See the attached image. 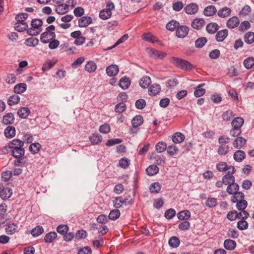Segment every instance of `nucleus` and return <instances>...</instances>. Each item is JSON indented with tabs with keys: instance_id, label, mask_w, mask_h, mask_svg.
<instances>
[{
	"instance_id": "obj_1",
	"label": "nucleus",
	"mask_w": 254,
	"mask_h": 254,
	"mask_svg": "<svg viewBox=\"0 0 254 254\" xmlns=\"http://www.w3.org/2000/svg\"><path fill=\"white\" fill-rule=\"evenodd\" d=\"M55 27L51 25L46 28V31L43 32L40 36V40L43 43L47 44L56 37V34L54 32Z\"/></svg>"
},
{
	"instance_id": "obj_2",
	"label": "nucleus",
	"mask_w": 254,
	"mask_h": 254,
	"mask_svg": "<svg viewBox=\"0 0 254 254\" xmlns=\"http://www.w3.org/2000/svg\"><path fill=\"white\" fill-rule=\"evenodd\" d=\"M43 22L40 19H35L31 21V27L27 29V33L30 35L35 36L39 34L42 31Z\"/></svg>"
},
{
	"instance_id": "obj_3",
	"label": "nucleus",
	"mask_w": 254,
	"mask_h": 254,
	"mask_svg": "<svg viewBox=\"0 0 254 254\" xmlns=\"http://www.w3.org/2000/svg\"><path fill=\"white\" fill-rule=\"evenodd\" d=\"M11 152L13 156L16 159L14 162L15 166H18L21 164L25 163V161L23 160L25 150L23 147L12 149Z\"/></svg>"
},
{
	"instance_id": "obj_4",
	"label": "nucleus",
	"mask_w": 254,
	"mask_h": 254,
	"mask_svg": "<svg viewBox=\"0 0 254 254\" xmlns=\"http://www.w3.org/2000/svg\"><path fill=\"white\" fill-rule=\"evenodd\" d=\"M115 5L112 1H108L106 8L101 10L99 13V17L103 20L110 18L112 15V11L115 9Z\"/></svg>"
},
{
	"instance_id": "obj_5",
	"label": "nucleus",
	"mask_w": 254,
	"mask_h": 254,
	"mask_svg": "<svg viewBox=\"0 0 254 254\" xmlns=\"http://www.w3.org/2000/svg\"><path fill=\"white\" fill-rule=\"evenodd\" d=\"M229 172H227L222 178V181H223L224 184L228 186L229 184H231L235 182V177L233 175L235 172V168L232 166H229Z\"/></svg>"
},
{
	"instance_id": "obj_6",
	"label": "nucleus",
	"mask_w": 254,
	"mask_h": 254,
	"mask_svg": "<svg viewBox=\"0 0 254 254\" xmlns=\"http://www.w3.org/2000/svg\"><path fill=\"white\" fill-rule=\"evenodd\" d=\"M73 16L72 15H66L61 18V21L63 23L60 24V26L64 29H66L71 26L69 22L73 19Z\"/></svg>"
},
{
	"instance_id": "obj_7",
	"label": "nucleus",
	"mask_w": 254,
	"mask_h": 254,
	"mask_svg": "<svg viewBox=\"0 0 254 254\" xmlns=\"http://www.w3.org/2000/svg\"><path fill=\"white\" fill-rule=\"evenodd\" d=\"M198 10V6L195 3H191L187 5L184 8V10L188 14H194Z\"/></svg>"
},
{
	"instance_id": "obj_8",
	"label": "nucleus",
	"mask_w": 254,
	"mask_h": 254,
	"mask_svg": "<svg viewBox=\"0 0 254 254\" xmlns=\"http://www.w3.org/2000/svg\"><path fill=\"white\" fill-rule=\"evenodd\" d=\"M92 22V19L90 16H82L78 20V26L80 27H86Z\"/></svg>"
},
{
	"instance_id": "obj_9",
	"label": "nucleus",
	"mask_w": 254,
	"mask_h": 254,
	"mask_svg": "<svg viewBox=\"0 0 254 254\" xmlns=\"http://www.w3.org/2000/svg\"><path fill=\"white\" fill-rule=\"evenodd\" d=\"M161 86L158 84H153L148 88V94L151 96H154L159 93L161 91Z\"/></svg>"
},
{
	"instance_id": "obj_10",
	"label": "nucleus",
	"mask_w": 254,
	"mask_h": 254,
	"mask_svg": "<svg viewBox=\"0 0 254 254\" xmlns=\"http://www.w3.org/2000/svg\"><path fill=\"white\" fill-rule=\"evenodd\" d=\"M176 31V35L179 38H184L188 34L189 29L186 26L178 27Z\"/></svg>"
},
{
	"instance_id": "obj_11",
	"label": "nucleus",
	"mask_w": 254,
	"mask_h": 254,
	"mask_svg": "<svg viewBox=\"0 0 254 254\" xmlns=\"http://www.w3.org/2000/svg\"><path fill=\"white\" fill-rule=\"evenodd\" d=\"M106 73L110 76L116 75L119 71V68L116 64H112L106 68Z\"/></svg>"
},
{
	"instance_id": "obj_12",
	"label": "nucleus",
	"mask_w": 254,
	"mask_h": 254,
	"mask_svg": "<svg viewBox=\"0 0 254 254\" xmlns=\"http://www.w3.org/2000/svg\"><path fill=\"white\" fill-rule=\"evenodd\" d=\"M205 24V21L202 18H196L191 22V26L195 29H200Z\"/></svg>"
},
{
	"instance_id": "obj_13",
	"label": "nucleus",
	"mask_w": 254,
	"mask_h": 254,
	"mask_svg": "<svg viewBox=\"0 0 254 254\" xmlns=\"http://www.w3.org/2000/svg\"><path fill=\"white\" fill-rule=\"evenodd\" d=\"M240 21L236 16L230 18L227 22V26L230 29H233L238 26Z\"/></svg>"
},
{
	"instance_id": "obj_14",
	"label": "nucleus",
	"mask_w": 254,
	"mask_h": 254,
	"mask_svg": "<svg viewBox=\"0 0 254 254\" xmlns=\"http://www.w3.org/2000/svg\"><path fill=\"white\" fill-rule=\"evenodd\" d=\"M14 122V117L12 113L5 114L2 119V123L5 125L12 124Z\"/></svg>"
},
{
	"instance_id": "obj_15",
	"label": "nucleus",
	"mask_w": 254,
	"mask_h": 254,
	"mask_svg": "<svg viewBox=\"0 0 254 254\" xmlns=\"http://www.w3.org/2000/svg\"><path fill=\"white\" fill-rule=\"evenodd\" d=\"M18 226L15 223H8L6 225L5 231L8 235H12L17 231Z\"/></svg>"
},
{
	"instance_id": "obj_16",
	"label": "nucleus",
	"mask_w": 254,
	"mask_h": 254,
	"mask_svg": "<svg viewBox=\"0 0 254 254\" xmlns=\"http://www.w3.org/2000/svg\"><path fill=\"white\" fill-rule=\"evenodd\" d=\"M23 145L24 142L22 141L17 139H14L12 140L8 144L9 147L11 149L22 147L23 146Z\"/></svg>"
},
{
	"instance_id": "obj_17",
	"label": "nucleus",
	"mask_w": 254,
	"mask_h": 254,
	"mask_svg": "<svg viewBox=\"0 0 254 254\" xmlns=\"http://www.w3.org/2000/svg\"><path fill=\"white\" fill-rule=\"evenodd\" d=\"M151 83V79L148 76L142 77L139 81V85L143 88H146Z\"/></svg>"
},
{
	"instance_id": "obj_18",
	"label": "nucleus",
	"mask_w": 254,
	"mask_h": 254,
	"mask_svg": "<svg viewBox=\"0 0 254 254\" xmlns=\"http://www.w3.org/2000/svg\"><path fill=\"white\" fill-rule=\"evenodd\" d=\"M119 85L121 88L125 90L127 89L130 86V81L129 78L125 76L120 79Z\"/></svg>"
},
{
	"instance_id": "obj_19",
	"label": "nucleus",
	"mask_w": 254,
	"mask_h": 254,
	"mask_svg": "<svg viewBox=\"0 0 254 254\" xmlns=\"http://www.w3.org/2000/svg\"><path fill=\"white\" fill-rule=\"evenodd\" d=\"M12 193V190L9 188H3L2 190L0 191V196L3 199L9 198L11 196Z\"/></svg>"
},
{
	"instance_id": "obj_20",
	"label": "nucleus",
	"mask_w": 254,
	"mask_h": 254,
	"mask_svg": "<svg viewBox=\"0 0 254 254\" xmlns=\"http://www.w3.org/2000/svg\"><path fill=\"white\" fill-rule=\"evenodd\" d=\"M236 243L235 241L231 239L225 240L224 242V247L228 250H233L236 247Z\"/></svg>"
},
{
	"instance_id": "obj_21",
	"label": "nucleus",
	"mask_w": 254,
	"mask_h": 254,
	"mask_svg": "<svg viewBox=\"0 0 254 254\" xmlns=\"http://www.w3.org/2000/svg\"><path fill=\"white\" fill-rule=\"evenodd\" d=\"M149 53L158 59H163L167 56V54L166 53L155 50L153 49H150L149 50Z\"/></svg>"
},
{
	"instance_id": "obj_22",
	"label": "nucleus",
	"mask_w": 254,
	"mask_h": 254,
	"mask_svg": "<svg viewBox=\"0 0 254 254\" xmlns=\"http://www.w3.org/2000/svg\"><path fill=\"white\" fill-rule=\"evenodd\" d=\"M159 168L155 165H151L146 169V173L149 176H154L159 172Z\"/></svg>"
},
{
	"instance_id": "obj_23",
	"label": "nucleus",
	"mask_w": 254,
	"mask_h": 254,
	"mask_svg": "<svg viewBox=\"0 0 254 254\" xmlns=\"http://www.w3.org/2000/svg\"><path fill=\"white\" fill-rule=\"evenodd\" d=\"M217 11L216 7L214 5H209L205 7L203 11L204 14L206 16H212Z\"/></svg>"
},
{
	"instance_id": "obj_24",
	"label": "nucleus",
	"mask_w": 254,
	"mask_h": 254,
	"mask_svg": "<svg viewBox=\"0 0 254 254\" xmlns=\"http://www.w3.org/2000/svg\"><path fill=\"white\" fill-rule=\"evenodd\" d=\"M27 89V85L24 83L17 84L14 87V92L17 94L24 93Z\"/></svg>"
},
{
	"instance_id": "obj_25",
	"label": "nucleus",
	"mask_w": 254,
	"mask_h": 254,
	"mask_svg": "<svg viewBox=\"0 0 254 254\" xmlns=\"http://www.w3.org/2000/svg\"><path fill=\"white\" fill-rule=\"evenodd\" d=\"M246 143V140L242 137L236 138L233 142V145L236 148L242 147Z\"/></svg>"
},
{
	"instance_id": "obj_26",
	"label": "nucleus",
	"mask_w": 254,
	"mask_h": 254,
	"mask_svg": "<svg viewBox=\"0 0 254 254\" xmlns=\"http://www.w3.org/2000/svg\"><path fill=\"white\" fill-rule=\"evenodd\" d=\"M4 133L7 138H12L15 135V129L12 126H8L5 129Z\"/></svg>"
},
{
	"instance_id": "obj_27",
	"label": "nucleus",
	"mask_w": 254,
	"mask_h": 254,
	"mask_svg": "<svg viewBox=\"0 0 254 254\" xmlns=\"http://www.w3.org/2000/svg\"><path fill=\"white\" fill-rule=\"evenodd\" d=\"M185 138V135L181 132H176L172 136V141L175 143H179L183 142Z\"/></svg>"
},
{
	"instance_id": "obj_28",
	"label": "nucleus",
	"mask_w": 254,
	"mask_h": 254,
	"mask_svg": "<svg viewBox=\"0 0 254 254\" xmlns=\"http://www.w3.org/2000/svg\"><path fill=\"white\" fill-rule=\"evenodd\" d=\"M97 69L96 64L93 61H89L85 65V69L89 73L94 72Z\"/></svg>"
},
{
	"instance_id": "obj_29",
	"label": "nucleus",
	"mask_w": 254,
	"mask_h": 254,
	"mask_svg": "<svg viewBox=\"0 0 254 254\" xmlns=\"http://www.w3.org/2000/svg\"><path fill=\"white\" fill-rule=\"evenodd\" d=\"M68 10V5L67 4L61 3L57 5L56 8V11L60 14H63Z\"/></svg>"
},
{
	"instance_id": "obj_30",
	"label": "nucleus",
	"mask_w": 254,
	"mask_h": 254,
	"mask_svg": "<svg viewBox=\"0 0 254 254\" xmlns=\"http://www.w3.org/2000/svg\"><path fill=\"white\" fill-rule=\"evenodd\" d=\"M228 35V31L224 29L219 31L216 35V39L218 42H222Z\"/></svg>"
},
{
	"instance_id": "obj_31",
	"label": "nucleus",
	"mask_w": 254,
	"mask_h": 254,
	"mask_svg": "<svg viewBox=\"0 0 254 254\" xmlns=\"http://www.w3.org/2000/svg\"><path fill=\"white\" fill-rule=\"evenodd\" d=\"M244 121L241 117L235 118L232 122V126L233 127L241 128L243 125Z\"/></svg>"
},
{
	"instance_id": "obj_32",
	"label": "nucleus",
	"mask_w": 254,
	"mask_h": 254,
	"mask_svg": "<svg viewBox=\"0 0 254 254\" xmlns=\"http://www.w3.org/2000/svg\"><path fill=\"white\" fill-rule=\"evenodd\" d=\"M143 123V119L141 116H136L131 121V124L133 127H139Z\"/></svg>"
},
{
	"instance_id": "obj_33",
	"label": "nucleus",
	"mask_w": 254,
	"mask_h": 254,
	"mask_svg": "<svg viewBox=\"0 0 254 254\" xmlns=\"http://www.w3.org/2000/svg\"><path fill=\"white\" fill-rule=\"evenodd\" d=\"M231 11V10L230 8L224 7L218 11L217 14L219 17L224 18L229 16L230 14Z\"/></svg>"
},
{
	"instance_id": "obj_34",
	"label": "nucleus",
	"mask_w": 254,
	"mask_h": 254,
	"mask_svg": "<svg viewBox=\"0 0 254 254\" xmlns=\"http://www.w3.org/2000/svg\"><path fill=\"white\" fill-rule=\"evenodd\" d=\"M218 29V25L216 23H210L206 27V30L210 34L215 33Z\"/></svg>"
},
{
	"instance_id": "obj_35",
	"label": "nucleus",
	"mask_w": 254,
	"mask_h": 254,
	"mask_svg": "<svg viewBox=\"0 0 254 254\" xmlns=\"http://www.w3.org/2000/svg\"><path fill=\"white\" fill-rule=\"evenodd\" d=\"M30 113L29 109L27 107L21 108L17 111V114L22 119H26Z\"/></svg>"
},
{
	"instance_id": "obj_36",
	"label": "nucleus",
	"mask_w": 254,
	"mask_h": 254,
	"mask_svg": "<svg viewBox=\"0 0 254 254\" xmlns=\"http://www.w3.org/2000/svg\"><path fill=\"white\" fill-rule=\"evenodd\" d=\"M14 28L19 32H22L28 28V24L26 22H16L15 24Z\"/></svg>"
},
{
	"instance_id": "obj_37",
	"label": "nucleus",
	"mask_w": 254,
	"mask_h": 254,
	"mask_svg": "<svg viewBox=\"0 0 254 254\" xmlns=\"http://www.w3.org/2000/svg\"><path fill=\"white\" fill-rule=\"evenodd\" d=\"M239 185L234 182L231 184H229L227 188V192L229 194H232L239 190Z\"/></svg>"
},
{
	"instance_id": "obj_38",
	"label": "nucleus",
	"mask_w": 254,
	"mask_h": 254,
	"mask_svg": "<svg viewBox=\"0 0 254 254\" xmlns=\"http://www.w3.org/2000/svg\"><path fill=\"white\" fill-rule=\"evenodd\" d=\"M89 140L93 144H97L102 141V136L99 134H93L89 137Z\"/></svg>"
},
{
	"instance_id": "obj_39",
	"label": "nucleus",
	"mask_w": 254,
	"mask_h": 254,
	"mask_svg": "<svg viewBox=\"0 0 254 254\" xmlns=\"http://www.w3.org/2000/svg\"><path fill=\"white\" fill-rule=\"evenodd\" d=\"M177 216L179 219L186 220L190 217V212L189 210L182 211L178 213Z\"/></svg>"
},
{
	"instance_id": "obj_40",
	"label": "nucleus",
	"mask_w": 254,
	"mask_h": 254,
	"mask_svg": "<svg viewBox=\"0 0 254 254\" xmlns=\"http://www.w3.org/2000/svg\"><path fill=\"white\" fill-rule=\"evenodd\" d=\"M126 199H124L121 196L117 197L113 201V203L114 204V206L116 208H120L123 204L126 202Z\"/></svg>"
},
{
	"instance_id": "obj_41",
	"label": "nucleus",
	"mask_w": 254,
	"mask_h": 254,
	"mask_svg": "<svg viewBox=\"0 0 254 254\" xmlns=\"http://www.w3.org/2000/svg\"><path fill=\"white\" fill-rule=\"evenodd\" d=\"M234 195L232 197L231 201L233 203H236L238 201L244 200V194L241 192H238L233 193Z\"/></svg>"
},
{
	"instance_id": "obj_42",
	"label": "nucleus",
	"mask_w": 254,
	"mask_h": 254,
	"mask_svg": "<svg viewBox=\"0 0 254 254\" xmlns=\"http://www.w3.org/2000/svg\"><path fill=\"white\" fill-rule=\"evenodd\" d=\"M245 153L242 150H238L234 154V159L238 162L242 161L245 159Z\"/></svg>"
},
{
	"instance_id": "obj_43",
	"label": "nucleus",
	"mask_w": 254,
	"mask_h": 254,
	"mask_svg": "<svg viewBox=\"0 0 254 254\" xmlns=\"http://www.w3.org/2000/svg\"><path fill=\"white\" fill-rule=\"evenodd\" d=\"M19 101V96L17 95H13L9 97L7 100V104L9 106H12L17 104Z\"/></svg>"
},
{
	"instance_id": "obj_44",
	"label": "nucleus",
	"mask_w": 254,
	"mask_h": 254,
	"mask_svg": "<svg viewBox=\"0 0 254 254\" xmlns=\"http://www.w3.org/2000/svg\"><path fill=\"white\" fill-rule=\"evenodd\" d=\"M161 188V184L158 182H155L150 185L149 190L152 193H158Z\"/></svg>"
},
{
	"instance_id": "obj_45",
	"label": "nucleus",
	"mask_w": 254,
	"mask_h": 254,
	"mask_svg": "<svg viewBox=\"0 0 254 254\" xmlns=\"http://www.w3.org/2000/svg\"><path fill=\"white\" fill-rule=\"evenodd\" d=\"M244 65L247 69H250L254 65V58L249 57L244 61Z\"/></svg>"
},
{
	"instance_id": "obj_46",
	"label": "nucleus",
	"mask_w": 254,
	"mask_h": 254,
	"mask_svg": "<svg viewBox=\"0 0 254 254\" xmlns=\"http://www.w3.org/2000/svg\"><path fill=\"white\" fill-rule=\"evenodd\" d=\"M57 235L56 232H50L47 234L45 237L44 240L46 243H52L56 239Z\"/></svg>"
},
{
	"instance_id": "obj_47",
	"label": "nucleus",
	"mask_w": 254,
	"mask_h": 254,
	"mask_svg": "<svg viewBox=\"0 0 254 254\" xmlns=\"http://www.w3.org/2000/svg\"><path fill=\"white\" fill-rule=\"evenodd\" d=\"M244 41L249 44L253 43L254 42V33L252 32L247 33L244 36Z\"/></svg>"
},
{
	"instance_id": "obj_48",
	"label": "nucleus",
	"mask_w": 254,
	"mask_h": 254,
	"mask_svg": "<svg viewBox=\"0 0 254 254\" xmlns=\"http://www.w3.org/2000/svg\"><path fill=\"white\" fill-rule=\"evenodd\" d=\"M41 146L39 143H32L29 146V150L33 154L37 153L40 150Z\"/></svg>"
},
{
	"instance_id": "obj_49",
	"label": "nucleus",
	"mask_w": 254,
	"mask_h": 254,
	"mask_svg": "<svg viewBox=\"0 0 254 254\" xmlns=\"http://www.w3.org/2000/svg\"><path fill=\"white\" fill-rule=\"evenodd\" d=\"M130 165V160L126 157L121 158L119 162L118 166L122 168H127Z\"/></svg>"
},
{
	"instance_id": "obj_50",
	"label": "nucleus",
	"mask_w": 254,
	"mask_h": 254,
	"mask_svg": "<svg viewBox=\"0 0 254 254\" xmlns=\"http://www.w3.org/2000/svg\"><path fill=\"white\" fill-rule=\"evenodd\" d=\"M229 150V147L227 145H220L217 152L218 153L222 156L225 155L227 154Z\"/></svg>"
},
{
	"instance_id": "obj_51",
	"label": "nucleus",
	"mask_w": 254,
	"mask_h": 254,
	"mask_svg": "<svg viewBox=\"0 0 254 254\" xmlns=\"http://www.w3.org/2000/svg\"><path fill=\"white\" fill-rule=\"evenodd\" d=\"M233 112L231 110L224 112L222 115V118L224 121H229L234 117Z\"/></svg>"
},
{
	"instance_id": "obj_52",
	"label": "nucleus",
	"mask_w": 254,
	"mask_h": 254,
	"mask_svg": "<svg viewBox=\"0 0 254 254\" xmlns=\"http://www.w3.org/2000/svg\"><path fill=\"white\" fill-rule=\"evenodd\" d=\"M167 149V145L165 142L160 141L156 144L155 149L158 153H162Z\"/></svg>"
},
{
	"instance_id": "obj_53",
	"label": "nucleus",
	"mask_w": 254,
	"mask_h": 254,
	"mask_svg": "<svg viewBox=\"0 0 254 254\" xmlns=\"http://www.w3.org/2000/svg\"><path fill=\"white\" fill-rule=\"evenodd\" d=\"M179 26V23L178 21L172 20L166 24V27L169 30L173 31Z\"/></svg>"
},
{
	"instance_id": "obj_54",
	"label": "nucleus",
	"mask_w": 254,
	"mask_h": 254,
	"mask_svg": "<svg viewBox=\"0 0 254 254\" xmlns=\"http://www.w3.org/2000/svg\"><path fill=\"white\" fill-rule=\"evenodd\" d=\"M217 204V199L213 197H208L205 202L206 206L209 208H213L216 206Z\"/></svg>"
},
{
	"instance_id": "obj_55",
	"label": "nucleus",
	"mask_w": 254,
	"mask_h": 254,
	"mask_svg": "<svg viewBox=\"0 0 254 254\" xmlns=\"http://www.w3.org/2000/svg\"><path fill=\"white\" fill-rule=\"evenodd\" d=\"M44 232V229L41 226H38L34 228L31 231L32 235L34 237H38Z\"/></svg>"
},
{
	"instance_id": "obj_56",
	"label": "nucleus",
	"mask_w": 254,
	"mask_h": 254,
	"mask_svg": "<svg viewBox=\"0 0 254 254\" xmlns=\"http://www.w3.org/2000/svg\"><path fill=\"white\" fill-rule=\"evenodd\" d=\"M179 244L180 240L177 237H172L169 240V245L172 248H177Z\"/></svg>"
},
{
	"instance_id": "obj_57",
	"label": "nucleus",
	"mask_w": 254,
	"mask_h": 254,
	"mask_svg": "<svg viewBox=\"0 0 254 254\" xmlns=\"http://www.w3.org/2000/svg\"><path fill=\"white\" fill-rule=\"evenodd\" d=\"M179 67L184 70H190L192 68V65L189 62L182 60Z\"/></svg>"
},
{
	"instance_id": "obj_58",
	"label": "nucleus",
	"mask_w": 254,
	"mask_h": 254,
	"mask_svg": "<svg viewBox=\"0 0 254 254\" xmlns=\"http://www.w3.org/2000/svg\"><path fill=\"white\" fill-rule=\"evenodd\" d=\"M120 212L118 209L113 210L109 213V218L112 220H115L120 217Z\"/></svg>"
},
{
	"instance_id": "obj_59",
	"label": "nucleus",
	"mask_w": 254,
	"mask_h": 254,
	"mask_svg": "<svg viewBox=\"0 0 254 254\" xmlns=\"http://www.w3.org/2000/svg\"><path fill=\"white\" fill-rule=\"evenodd\" d=\"M39 43V40L36 38H30L25 41V44L28 46L35 47Z\"/></svg>"
},
{
	"instance_id": "obj_60",
	"label": "nucleus",
	"mask_w": 254,
	"mask_h": 254,
	"mask_svg": "<svg viewBox=\"0 0 254 254\" xmlns=\"http://www.w3.org/2000/svg\"><path fill=\"white\" fill-rule=\"evenodd\" d=\"M248 226V223L244 219H241L237 222V228L240 230H246Z\"/></svg>"
},
{
	"instance_id": "obj_61",
	"label": "nucleus",
	"mask_w": 254,
	"mask_h": 254,
	"mask_svg": "<svg viewBox=\"0 0 254 254\" xmlns=\"http://www.w3.org/2000/svg\"><path fill=\"white\" fill-rule=\"evenodd\" d=\"M201 86L202 85H198L194 92V95L196 97H201L205 93V89L201 88Z\"/></svg>"
},
{
	"instance_id": "obj_62",
	"label": "nucleus",
	"mask_w": 254,
	"mask_h": 254,
	"mask_svg": "<svg viewBox=\"0 0 254 254\" xmlns=\"http://www.w3.org/2000/svg\"><path fill=\"white\" fill-rule=\"evenodd\" d=\"M142 38L143 40L152 43H154L155 41H156V37L153 36V35L150 33L144 34L142 36Z\"/></svg>"
},
{
	"instance_id": "obj_63",
	"label": "nucleus",
	"mask_w": 254,
	"mask_h": 254,
	"mask_svg": "<svg viewBox=\"0 0 254 254\" xmlns=\"http://www.w3.org/2000/svg\"><path fill=\"white\" fill-rule=\"evenodd\" d=\"M217 169L220 172H223L228 171L229 172V166H228L226 163L224 162H221L219 163L216 166Z\"/></svg>"
},
{
	"instance_id": "obj_64",
	"label": "nucleus",
	"mask_w": 254,
	"mask_h": 254,
	"mask_svg": "<svg viewBox=\"0 0 254 254\" xmlns=\"http://www.w3.org/2000/svg\"><path fill=\"white\" fill-rule=\"evenodd\" d=\"M236 207L239 210H244L248 205L247 201L245 200H242L236 202Z\"/></svg>"
}]
</instances>
